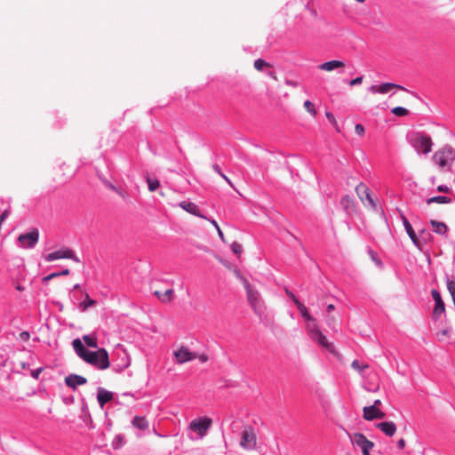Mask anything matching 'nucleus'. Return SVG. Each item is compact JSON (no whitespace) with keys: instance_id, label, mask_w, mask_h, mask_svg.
Wrapping results in <instances>:
<instances>
[{"instance_id":"1","label":"nucleus","mask_w":455,"mask_h":455,"mask_svg":"<svg viewBox=\"0 0 455 455\" xmlns=\"http://www.w3.org/2000/svg\"><path fill=\"white\" fill-rule=\"evenodd\" d=\"M72 346L76 355L85 363L94 366L99 370H106L109 367V356L105 348H99L97 351L87 349L79 339L72 341Z\"/></svg>"},{"instance_id":"2","label":"nucleus","mask_w":455,"mask_h":455,"mask_svg":"<svg viewBox=\"0 0 455 455\" xmlns=\"http://www.w3.org/2000/svg\"><path fill=\"white\" fill-rule=\"evenodd\" d=\"M243 285L250 306L257 315L261 316L266 311V306L260 293L246 279H243Z\"/></svg>"},{"instance_id":"3","label":"nucleus","mask_w":455,"mask_h":455,"mask_svg":"<svg viewBox=\"0 0 455 455\" xmlns=\"http://www.w3.org/2000/svg\"><path fill=\"white\" fill-rule=\"evenodd\" d=\"M434 163L442 170H450L455 161V149L446 145L433 155Z\"/></svg>"},{"instance_id":"4","label":"nucleus","mask_w":455,"mask_h":455,"mask_svg":"<svg viewBox=\"0 0 455 455\" xmlns=\"http://www.w3.org/2000/svg\"><path fill=\"white\" fill-rule=\"evenodd\" d=\"M410 144L418 152L427 155L432 151L433 141L423 132H413L408 137Z\"/></svg>"},{"instance_id":"5","label":"nucleus","mask_w":455,"mask_h":455,"mask_svg":"<svg viewBox=\"0 0 455 455\" xmlns=\"http://www.w3.org/2000/svg\"><path fill=\"white\" fill-rule=\"evenodd\" d=\"M311 323H308L307 326V331L310 336V338L317 342L321 347L328 349L329 351H332V345L329 343L327 338L322 333L315 321H311Z\"/></svg>"},{"instance_id":"6","label":"nucleus","mask_w":455,"mask_h":455,"mask_svg":"<svg viewBox=\"0 0 455 455\" xmlns=\"http://www.w3.org/2000/svg\"><path fill=\"white\" fill-rule=\"evenodd\" d=\"M60 259H70L75 262H80V259L76 256L74 251L68 247H62L61 249L44 256V260L46 262H52Z\"/></svg>"},{"instance_id":"7","label":"nucleus","mask_w":455,"mask_h":455,"mask_svg":"<svg viewBox=\"0 0 455 455\" xmlns=\"http://www.w3.org/2000/svg\"><path fill=\"white\" fill-rule=\"evenodd\" d=\"M257 438L251 427H245L241 434L240 446L247 451L256 448Z\"/></svg>"},{"instance_id":"8","label":"nucleus","mask_w":455,"mask_h":455,"mask_svg":"<svg viewBox=\"0 0 455 455\" xmlns=\"http://www.w3.org/2000/svg\"><path fill=\"white\" fill-rule=\"evenodd\" d=\"M212 424V419L207 417L198 418L192 420L189 424V429L197 434L199 438H203Z\"/></svg>"},{"instance_id":"9","label":"nucleus","mask_w":455,"mask_h":455,"mask_svg":"<svg viewBox=\"0 0 455 455\" xmlns=\"http://www.w3.org/2000/svg\"><path fill=\"white\" fill-rule=\"evenodd\" d=\"M39 240V231L37 228H32L29 232L20 234L18 241L24 249L34 248Z\"/></svg>"},{"instance_id":"10","label":"nucleus","mask_w":455,"mask_h":455,"mask_svg":"<svg viewBox=\"0 0 455 455\" xmlns=\"http://www.w3.org/2000/svg\"><path fill=\"white\" fill-rule=\"evenodd\" d=\"M351 442L353 445L362 450L363 455H371L370 451L374 447V443L368 440L362 433H355L351 437Z\"/></svg>"},{"instance_id":"11","label":"nucleus","mask_w":455,"mask_h":455,"mask_svg":"<svg viewBox=\"0 0 455 455\" xmlns=\"http://www.w3.org/2000/svg\"><path fill=\"white\" fill-rule=\"evenodd\" d=\"M432 298L435 301V307L432 313L434 320H438L440 316L445 312V305L442 299L441 294L437 290L431 291Z\"/></svg>"},{"instance_id":"12","label":"nucleus","mask_w":455,"mask_h":455,"mask_svg":"<svg viewBox=\"0 0 455 455\" xmlns=\"http://www.w3.org/2000/svg\"><path fill=\"white\" fill-rule=\"evenodd\" d=\"M400 218L404 227V229L407 235H409L410 239L411 240L412 243L414 244L415 247L421 251V242L418 238V235H416L411 224L402 212H400Z\"/></svg>"},{"instance_id":"13","label":"nucleus","mask_w":455,"mask_h":455,"mask_svg":"<svg viewBox=\"0 0 455 455\" xmlns=\"http://www.w3.org/2000/svg\"><path fill=\"white\" fill-rule=\"evenodd\" d=\"M173 355L178 363H185L197 357L196 353L189 351L186 347H181L180 349L175 350Z\"/></svg>"},{"instance_id":"14","label":"nucleus","mask_w":455,"mask_h":455,"mask_svg":"<svg viewBox=\"0 0 455 455\" xmlns=\"http://www.w3.org/2000/svg\"><path fill=\"white\" fill-rule=\"evenodd\" d=\"M363 419L368 421H371L375 419H383L386 416V414L381 410L371 405L365 406L363 410Z\"/></svg>"},{"instance_id":"15","label":"nucleus","mask_w":455,"mask_h":455,"mask_svg":"<svg viewBox=\"0 0 455 455\" xmlns=\"http://www.w3.org/2000/svg\"><path fill=\"white\" fill-rule=\"evenodd\" d=\"M397 88L400 90H405L402 85L394 83H384L379 85H371L369 91L372 93L386 94L390 92L391 89Z\"/></svg>"},{"instance_id":"16","label":"nucleus","mask_w":455,"mask_h":455,"mask_svg":"<svg viewBox=\"0 0 455 455\" xmlns=\"http://www.w3.org/2000/svg\"><path fill=\"white\" fill-rule=\"evenodd\" d=\"M87 383L86 378L77 375V374H69L65 378V384L72 388L76 389L78 386L84 385Z\"/></svg>"},{"instance_id":"17","label":"nucleus","mask_w":455,"mask_h":455,"mask_svg":"<svg viewBox=\"0 0 455 455\" xmlns=\"http://www.w3.org/2000/svg\"><path fill=\"white\" fill-rule=\"evenodd\" d=\"M375 427L389 437L393 436L397 429L396 425L393 421L377 423Z\"/></svg>"},{"instance_id":"18","label":"nucleus","mask_w":455,"mask_h":455,"mask_svg":"<svg viewBox=\"0 0 455 455\" xmlns=\"http://www.w3.org/2000/svg\"><path fill=\"white\" fill-rule=\"evenodd\" d=\"M356 193L359 195L362 201L364 200L363 196L365 197V200L369 202L372 206H375V203L371 197V191L369 188H367L366 185L363 183H359L355 188Z\"/></svg>"},{"instance_id":"19","label":"nucleus","mask_w":455,"mask_h":455,"mask_svg":"<svg viewBox=\"0 0 455 455\" xmlns=\"http://www.w3.org/2000/svg\"><path fill=\"white\" fill-rule=\"evenodd\" d=\"M180 206L186 212H188L195 216H198V217L206 219L204 215L200 214L198 206L192 202L182 201L180 203Z\"/></svg>"},{"instance_id":"20","label":"nucleus","mask_w":455,"mask_h":455,"mask_svg":"<svg viewBox=\"0 0 455 455\" xmlns=\"http://www.w3.org/2000/svg\"><path fill=\"white\" fill-rule=\"evenodd\" d=\"M113 398V393L102 387L98 389L97 400L100 407H103L108 402Z\"/></svg>"},{"instance_id":"21","label":"nucleus","mask_w":455,"mask_h":455,"mask_svg":"<svg viewBox=\"0 0 455 455\" xmlns=\"http://www.w3.org/2000/svg\"><path fill=\"white\" fill-rule=\"evenodd\" d=\"M343 67H345V63L343 61L333 60L320 64L318 68L324 71H332L336 68Z\"/></svg>"},{"instance_id":"22","label":"nucleus","mask_w":455,"mask_h":455,"mask_svg":"<svg viewBox=\"0 0 455 455\" xmlns=\"http://www.w3.org/2000/svg\"><path fill=\"white\" fill-rule=\"evenodd\" d=\"M130 356L125 352H123V355L121 356V363L117 364H113V370L116 372H121L124 370L127 369L130 366Z\"/></svg>"},{"instance_id":"23","label":"nucleus","mask_w":455,"mask_h":455,"mask_svg":"<svg viewBox=\"0 0 455 455\" xmlns=\"http://www.w3.org/2000/svg\"><path fill=\"white\" fill-rule=\"evenodd\" d=\"M430 224L435 233L444 235L448 232V227L444 222L431 220Z\"/></svg>"},{"instance_id":"24","label":"nucleus","mask_w":455,"mask_h":455,"mask_svg":"<svg viewBox=\"0 0 455 455\" xmlns=\"http://www.w3.org/2000/svg\"><path fill=\"white\" fill-rule=\"evenodd\" d=\"M132 426L140 430H146L148 428L149 424L145 417L135 416L132 421Z\"/></svg>"},{"instance_id":"25","label":"nucleus","mask_w":455,"mask_h":455,"mask_svg":"<svg viewBox=\"0 0 455 455\" xmlns=\"http://www.w3.org/2000/svg\"><path fill=\"white\" fill-rule=\"evenodd\" d=\"M418 238L420 240L422 246L423 244L430 243L432 241L433 236L428 229L422 228L421 230L419 231Z\"/></svg>"},{"instance_id":"26","label":"nucleus","mask_w":455,"mask_h":455,"mask_svg":"<svg viewBox=\"0 0 455 455\" xmlns=\"http://www.w3.org/2000/svg\"><path fill=\"white\" fill-rule=\"evenodd\" d=\"M427 204H431L433 203L436 204H450L451 203V199L445 196H436L426 200Z\"/></svg>"},{"instance_id":"27","label":"nucleus","mask_w":455,"mask_h":455,"mask_svg":"<svg viewBox=\"0 0 455 455\" xmlns=\"http://www.w3.org/2000/svg\"><path fill=\"white\" fill-rule=\"evenodd\" d=\"M96 305V300L90 298L89 294L86 293L84 300L80 302L79 309L82 312H85L90 307H93Z\"/></svg>"},{"instance_id":"28","label":"nucleus","mask_w":455,"mask_h":455,"mask_svg":"<svg viewBox=\"0 0 455 455\" xmlns=\"http://www.w3.org/2000/svg\"><path fill=\"white\" fill-rule=\"evenodd\" d=\"M83 339L87 347L93 348L98 347V340L96 336L92 334L84 335Z\"/></svg>"},{"instance_id":"29","label":"nucleus","mask_w":455,"mask_h":455,"mask_svg":"<svg viewBox=\"0 0 455 455\" xmlns=\"http://www.w3.org/2000/svg\"><path fill=\"white\" fill-rule=\"evenodd\" d=\"M445 282L447 289L451 296V299H455V279L450 277L448 275H445Z\"/></svg>"},{"instance_id":"30","label":"nucleus","mask_w":455,"mask_h":455,"mask_svg":"<svg viewBox=\"0 0 455 455\" xmlns=\"http://www.w3.org/2000/svg\"><path fill=\"white\" fill-rule=\"evenodd\" d=\"M301 316L307 320V321H313V318L312 316L308 314V311L307 309V307L300 302H297L296 304Z\"/></svg>"},{"instance_id":"31","label":"nucleus","mask_w":455,"mask_h":455,"mask_svg":"<svg viewBox=\"0 0 455 455\" xmlns=\"http://www.w3.org/2000/svg\"><path fill=\"white\" fill-rule=\"evenodd\" d=\"M212 168L216 173H218L231 188H235V186L233 182L230 180V179L225 175L222 172L220 167L218 164H213Z\"/></svg>"},{"instance_id":"32","label":"nucleus","mask_w":455,"mask_h":455,"mask_svg":"<svg viewBox=\"0 0 455 455\" xmlns=\"http://www.w3.org/2000/svg\"><path fill=\"white\" fill-rule=\"evenodd\" d=\"M147 182L148 190L151 192L156 191L160 186V183L157 179L148 178Z\"/></svg>"},{"instance_id":"33","label":"nucleus","mask_w":455,"mask_h":455,"mask_svg":"<svg viewBox=\"0 0 455 455\" xmlns=\"http://www.w3.org/2000/svg\"><path fill=\"white\" fill-rule=\"evenodd\" d=\"M173 296V290L172 289H167L163 295L160 297V300L164 303L170 302L172 299Z\"/></svg>"},{"instance_id":"34","label":"nucleus","mask_w":455,"mask_h":455,"mask_svg":"<svg viewBox=\"0 0 455 455\" xmlns=\"http://www.w3.org/2000/svg\"><path fill=\"white\" fill-rule=\"evenodd\" d=\"M391 112L397 116H404L408 114V109L403 107H395Z\"/></svg>"},{"instance_id":"35","label":"nucleus","mask_w":455,"mask_h":455,"mask_svg":"<svg viewBox=\"0 0 455 455\" xmlns=\"http://www.w3.org/2000/svg\"><path fill=\"white\" fill-rule=\"evenodd\" d=\"M268 66L269 64L262 59H258L254 61V68L259 71H262L265 67Z\"/></svg>"},{"instance_id":"36","label":"nucleus","mask_w":455,"mask_h":455,"mask_svg":"<svg viewBox=\"0 0 455 455\" xmlns=\"http://www.w3.org/2000/svg\"><path fill=\"white\" fill-rule=\"evenodd\" d=\"M304 108L307 109L308 113H310L313 116H316V110L314 107V104L310 100H306L304 102Z\"/></svg>"},{"instance_id":"37","label":"nucleus","mask_w":455,"mask_h":455,"mask_svg":"<svg viewBox=\"0 0 455 455\" xmlns=\"http://www.w3.org/2000/svg\"><path fill=\"white\" fill-rule=\"evenodd\" d=\"M231 251L239 256L243 251V246L238 242H233L231 244Z\"/></svg>"},{"instance_id":"38","label":"nucleus","mask_w":455,"mask_h":455,"mask_svg":"<svg viewBox=\"0 0 455 455\" xmlns=\"http://www.w3.org/2000/svg\"><path fill=\"white\" fill-rule=\"evenodd\" d=\"M351 366H352V368H354L355 370H356V371H363L364 369L368 368V365H367V364H363V365H362L358 360H354V361L352 362Z\"/></svg>"},{"instance_id":"39","label":"nucleus","mask_w":455,"mask_h":455,"mask_svg":"<svg viewBox=\"0 0 455 455\" xmlns=\"http://www.w3.org/2000/svg\"><path fill=\"white\" fill-rule=\"evenodd\" d=\"M101 181L104 183V185L109 188L110 190L114 191L116 193V191L118 190L119 188L116 187L115 185H113L111 182H109L108 180H107L106 179H101Z\"/></svg>"},{"instance_id":"40","label":"nucleus","mask_w":455,"mask_h":455,"mask_svg":"<svg viewBox=\"0 0 455 455\" xmlns=\"http://www.w3.org/2000/svg\"><path fill=\"white\" fill-rule=\"evenodd\" d=\"M60 276V274H58L57 272H54V273H52L44 277H43L42 281L44 283H48L50 280L55 278V277H58Z\"/></svg>"},{"instance_id":"41","label":"nucleus","mask_w":455,"mask_h":455,"mask_svg":"<svg viewBox=\"0 0 455 455\" xmlns=\"http://www.w3.org/2000/svg\"><path fill=\"white\" fill-rule=\"evenodd\" d=\"M116 194L124 200L129 199V193L123 188H118V190L116 191Z\"/></svg>"},{"instance_id":"42","label":"nucleus","mask_w":455,"mask_h":455,"mask_svg":"<svg viewBox=\"0 0 455 455\" xmlns=\"http://www.w3.org/2000/svg\"><path fill=\"white\" fill-rule=\"evenodd\" d=\"M355 131L359 136L364 134V127L361 124H355Z\"/></svg>"},{"instance_id":"43","label":"nucleus","mask_w":455,"mask_h":455,"mask_svg":"<svg viewBox=\"0 0 455 455\" xmlns=\"http://www.w3.org/2000/svg\"><path fill=\"white\" fill-rule=\"evenodd\" d=\"M285 293L289 296V298H291V299L294 302L295 305L297 304V302H299L297 297L294 295V293L291 291L289 289H285Z\"/></svg>"},{"instance_id":"44","label":"nucleus","mask_w":455,"mask_h":455,"mask_svg":"<svg viewBox=\"0 0 455 455\" xmlns=\"http://www.w3.org/2000/svg\"><path fill=\"white\" fill-rule=\"evenodd\" d=\"M362 82H363V76H358V77H355V79L350 80L349 85L350 86L358 85V84H361Z\"/></svg>"},{"instance_id":"45","label":"nucleus","mask_w":455,"mask_h":455,"mask_svg":"<svg viewBox=\"0 0 455 455\" xmlns=\"http://www.w3.org/2000/svg\"><path fill=\"white\" fill-rule=\"evenodd\" d=\"M10 214V207L6 210L4 211V212L0 215V222H4L5 220V219L9 216Z\"/></svg>"},{"instance_id":"46","label":"nucleus","mask_w":455,"mask_h":455,"mask_svg":"<svg viewBox=\"0 0 455 455\" xmlns=\"http://www.w3.org/2000/svg\"><path fill=\"white\" fill-rule=\"evenodd\" d=\"M437 191L443 192V193H448V192H450V188L446 185H439L437 187Z\"/></svg>"},{"instance_id":"47","label":"nucleus","mask_w":455,"mask_h":455,"mask_svg":"<svg viewBox=\"0 0 455 455\" xmlns=\"http://www.w3.org/2000/svg\"><path fill=\"white\" fill-rule=\"evenodd\" d=\"M41 372H42V368L36 369V370L32 371L31 376L34 379H38Z\"/></svg>"},{"instance_id":"48","label":"nucleus","mask_w":455,"mask_h":455,"mask_svg":"<svg viewBox=\"0 0 455 455\" xmlns=\"http://www.w3.org/2000/svg\"><path fill=\"white\" fill-rule=\"evenodd\" d=\"M20 339H21L22 340L27 341V340H28V339H29V338H30V334H29V332H28V331H22V332L20 334Z\"/></svg>"},{"instance_id":"49","label":"nucleus","mask_w":455,"mask_h":455,"mask_svg":"<svg viewBox=\"0 0 455 455\" xmlns=\"http://www.w3.org/2000/svg\"><path fill=\"white\" fill-rule=\"evenodd\" d=\"M326 117L328 118V120L331 123L335 124H337L334 116L331 112H326Z\"/></svg>"},{"instance_id":"50","label":"nucleus","mask_w":455,"mask_h":455,"mask_svg":"<svg viewBox=\"0 0 455 455\" xmlns=\"http://www.w3.org/2000/svg\"><path fill=\"white\" fill-rule=\"evenodd\" d=\"M285 84L291 86V87H297L299 85L298 82L291 81V80H285Z\"/></svg>"},{"instance_id":"51","label":"nucleus","mask_w":455,"mask_h":455,"mask_svg":"<svg viewBox=\"0 0 455 455\" xmlns=\"http://www.w3.org/2000/svg\"><path fill=\"white\" fill-rule=\"evenodd\" d=\"M397 447L401 450H403L404 447H405V441L404 439H400L398 442H397Z\"/></svg>"},{"instance_id":"52","label":"nucleus","mask_w":455,"mask_h":455,"mask_svg":"<svg viewBox=\"0 0 455 455\" xmlns=\"http://www.w3.org/2000/svg\"><path fill=\"white\" fill-rule=\"evenodd\" d=\"M196 358H199V360L202 363H205L208 360V356L206 355H204V354L198 355Z\"/></svg>"},{"instance_id":"53","label":"nucleus","mask_w":455,"mask_h":455,"mask_svg":"<svg viewBox=\"0 0 455 455\" xmlns=\"http://www.w3.org/2000/svg\"><path fill=\"white\" fill-rule=\"evenodd\" d=\"M57 273L60 274V275H69V269L68 268H65L62 271L57 272Z\"/></svg>"},{"instance_id":"54","label":"nucleus","mask_w":455,"mask_h":455,"mask_svg":"<svg viewBox=\"0 0 455 455\" xmlns=\"http://www.w3.org/2000/svg\"><path fill=\"white\" fill-rule=\"evenodd\" d=\"M217 232H218V235H219L220 238L222 241H224V234H223L222 230L220 229V228H217Z\"/></svg>"},{"instance_id":"55","label":"nucleus","mask_w":455,"mask_h":455,"mask_svg":"<svg viewBox=\"0 0 455 455\" xmlns=\"http://www.w3.org/2000/svg\"><path fill=\"white\" fill-rule=\"evenodd\" d=\"M449 332H450V331L448 329H444V330L441 331L440 332H438V334H441L443 336H447V335H449Z\"/></svg>"},{"instance_id":"56","label":"nucleus","mask_w":455,"mask_h":455,"mask_svg":"<svg viewBox=\"0 0 455 455\" xmlns=\"http://www.w3.org/2000/svg\"><path fill=\"white\" fill-rule=\"evenodd\" d=\"M381 404V401L380 400H375L373 404L371 406H375V408H379V406Z\"/></svg>"},{"instance_id":"57","label":"nucleus","mask_w":455,"mask_h":455,"mask_svg":"<svg viewBox=\"0 0 455 455\" xmlns=\"http://www.w3.org/2000/svg\"><path fill=\"white\" fill-rule=\"evenodd\" d=\"M164 292H161L159 291H154V294L158 298V299L160 300V297L163 295Z\"/></svg>"},{"instance_id":"58","label":"nucleus","mask_w":455,"mask_h":455,"mask_svg":"<svg viewBox=\"0 0 455 455\" xmlns=\"http://www.w3.org/2000/svg\"><path fill=\"white\" fill-rule=\"evenodd\" d=\"M15 288L20 291H22L25 289L24 286H22L21 284H17Z\"/></svg>"},{"instance_id":"59","label":"nucleus","mask_w":455,"mask_h":455,"mask_svg":"<svg viewBox=\"0 0 455 455\" xmlns=\"http://www.w3.org/2000/svg\"><path fill=\"white\" fill-rule=\"evenodd\" d=\"M211 223L215 227V228L217 229L218 228H220V226L218 225L217 221L215 220H211Z\"/></svg>"},{"instance_id":"60","label":"nucleus","mask_w":455,"mask_h":455,"mask_svg":"<svg viewBox=\"0 0 455 455\" xmlns=\"http://www.w3.org/2000/svg\"><path fill=\"white\" fill-rule=\"evenodd\" d=\"M333 309H334V306L333 305H331V304L328 305V307H327V311L328 312H331Z\"/></svg>"},{"instance_id":"61","label":"nucleus","mask_w":455,"mask_h":455,"mask_svg":"<svg viewBox=\"0 0 455 455\" xmlns=\"http://www.w3.org/2000/svg\"><path fill=\"white\" fill-rule=\"evenodd\" d=\"M78 288H80V284H79V283H76V284H75V285H74V289H75V290H76V289H78Z\"/></svg>"},{"instance_id":"62","label":"nucleus","mask_w":455,"mask_h":455,"mask_svg":"<svg viewBox=\"0 0 455 455\" xmlns=\"http://www.w3.org/2000/svg\"><path fill=\"white\" fill-rule=\"evenodd\" d=\"M378 389H379V387H377L376 388L371 389L370 391L376 392Z\"/></svg>"},{"instance_id":"63","label":"nucleus","mask_w":455,"mask_h":455,"mask_svg":"<svg viewBox=\"0 0 455 455\" xmlns=\"http://www.w3.org/2000/svg\"><path fill=\"white\" fill-rule=\"evenodd\" d=\"M359 3H363L365 0H356Z\"/></svg>"}]
</instances>
